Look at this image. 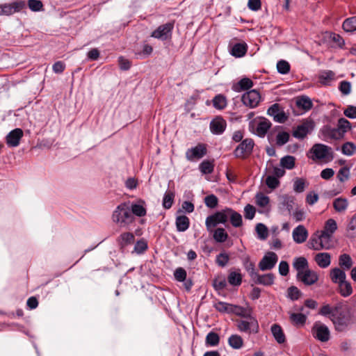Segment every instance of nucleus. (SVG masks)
I'll return each instance as SVG.
<instances>
[{"label":"nucleus","mask_w":356,"mask_h":356,"mask_svg":"<svg viewBox=\"0 0 356 356\" xmlns=\"http://www.w3.org/2000/svg\"><path fill=\"white\" fill-rule=\"evenodd\" d=\"M113 221L121 227H125L134 221V217L126 203L118 205L112 215Z\"/></svg>","instance_id":"obj_1"},{"label":"nucleus","mask_w":356,"mask_h":356,"mask_svg":"<svg viewBox=\"0 0 356 356\" xmlns=\"http://www.w3.org/2000/svg\"><path fill=\"white\" fill-rule=\"evenodd\" d=\"M308 156L313 161H330L333 159V152L330 147L317 143L310 149Z\"/></svg>","instance_id":"obj_2"},{"label":"nucleus","mask_w":356,"mask_h":356,"mask_svg":"<svg viewBox=\"0 0 356 356\" xmlns=\"http://www.w3.org/2000/svg\"><path fill=\"white\" fill-rule=\"evenodd\" d=\"M331 321L337 331L343 332L346 330L351 323V316L350 313L346 309H343V307L341 305V309H339L335 314H333Z\"/></svg>","instance_id":"obj_3"},{"label":"nucleus","mask_w":356,"mask_h":356,"mask_svg":"<svg viewBox=\"0 0 356 356\" xmlns=\"http://www.w3.org/2000/svg\"><path fill=\"white\" fill-rule=\"evenodd\" d=\"M26 7V3L23 0L0 4V15L10 16L16 13L21 12Z\"/></svg>","instance_id":"obj_4"},{"label":"nucleus","mask_w":356,"mask_h":356,"mask_svg":"<svg viewBox=\"0 0 356 356\" xmlns=\"http://www.w3.org/2000/svg\"><path fill=\"white\" fill-rule=\"evenodd\" d=\"M227 222L226 208L215 213L209 216L205 220L207 230L211 233L213 229L218 224H225Z\"/></svg>","instance_id":"obj_5"},{"label":"nucleus","mask_w":356,"mask_h":356,"mask_svg":"<svg viewBox=\"0 0 356 356\" xmlns=\"http://www.w3.org/2000/svg\"><path fill=\"white\" fill-rule=\"evenodd\" d=\"M312 333L315 339L321 342L327 341L330 337L329 328L320 321H317L314 324Z\"/></svg>","instance_id":"obj_6"},{"label":"nucleus","mask_w":356,"mask_h":356,"mask_svg":"<svg viewBox=\"0 0 356 356\" xmlns=\"http://www.w3.org/2000/svg\"><path fill=\"white\" fill-rule=\"evenodd\" d=\"M250 126L255 134L259 137H264L270 128L271 123L266 118H262L251 122Z\"/></svg>","instance_id":"obj_7"},{"label":"nucleus","mask_w":356,"mask_h":356,"mask_svg":"<svg viewBox=\"0 0 356 356\" xmlns=\"http://www.w3.org/2000/svg\"><path fill=\"white\" fill-rule=\"evenodd\" d=\"M173 28V22H168L166 24L160 25L152 33L151 37L161 40H166L171 38Z\"/></svg>","instance_id":"obj_8"},{"label":"nucleus","mask_w":356,"mask_h":356,"mask_svg":"<svg viewBox=\"0 0 356 356\" xmlns=\"http://www.w3.org/2000/svg\"><path fill=\"white\" fill-rule=\"evenodd\" d=\"M252 139L246 138L243 140L234 150V155L237 158H245L248 156L254 147Z\"/></svg>","instance_id":"obj_9"},{"label":"nucleus","mask_w":356,"mask_h":356,"mask_svg":"<svg viewBox=\"0 0 356 356\" xmlns=\"http://www.w3.org/2000/svg\"><path fill=\"white\" fill-rule=\"evenodd\" d=\"M314 128V122L312 120L307 119L304 120L294 130L293 136L298 139H303Z\"/></svg>","instance_id":"obj_10"},{"label":"nucleus","mask_w":356,"mask_h":356,"mask_svg":"<svg viewBox=\"0 0 356 356\" xmlns=\"http://www.w3.org/2000/svg\"><path fill=\"white\" fill-rule=\"evenodd\" d=\"M318 273L309 268L297 275L298 280L306 286L316 284L318 280Z\"/></svg>","instance_id":"obj_11"},{"label":"nucleus","mask_w":356,"mask_h":356,"mask_svg":"<svg viewBox=\"0 0 356 356\" xmlns=\"http://www.w3.org/2000/svg\"><path fill=\"white\" fill-rule=\"evenodd\" d=\"M242 102L244 105L250 108H255L261 100V95L256 90H251L245 92L242 96Z\"/></svg>","instance_id":"obj_12"},{"label":"nucleus","mask_w":356,"mask_h":356,"mask_svg":"<svg viewBox=\"0 0 356 356\" xmlns=\"http://www.w3.org/2000/svg\"><path fill=\"white\" fill-rule=\"evenodd\" d=\"M277 255L273 252H267L259 263L261 270H268L274 268L277 262Z\"/></svg>","instance_id":"obj_13"},{"label":"nucleus","mask_w":356,"mask_h":356,"mask_svg":"<svg viewBox=\"0 0 356 356\" xmlns=\"http://www.w3.org/2000/svg\"><path fill=\"white\" fill-rule=\"evenodd\" d=\"M237 328L241 332L256 334L259 332V324L255 318H251L249 321L243 320L238 321Z\"/></svg>","instance_id":"obj_14"},{"label":"nucleus","mask_w":356,"mask_h":356,"mask_svg":"<svg viewBox=\"0 0 356 356\" xmlns=\"http://www.w3.org/2000/svg\"><path fill=\"white\" fill-rule=\"evenodd\" d=\"M207 154V148L204 144L188 149L186 152V158L189 161H193L202 158Z\"/></svg>","instance_id":"obj_15"},{"label":"nucleus","mask_w":356,"mask_h":356,"mask_svg":"<svg viewBox=\"0 0 356 356\" xmlns=\"http://www.w3.org/2000/svg\"><path fill=\"white\" fill-rule=\"evenodd\" d=\"M23 136V131L21 129L17 128L11 131L6 138L8 146L15 147L19 145V141Z\"/></svg>","instance_id":"obj_16"},{"label":"nucleus","mask_w":356,"mask_h":356,"mask_svg":"<svg viewBox=\"0 0 356 356\" xmlns=\"http://www.w3.org/2000/svg\"><path fill=\"white\" fill-rule=\"evenodd\" d=\"M267 113L269 115L273 116L274 120L277 122L283 123L287 120V116L283 111L280 110V106L277 104L272 105L268 109Z\"/></svg>","instance_id":"obj_17"},{"label":"nucleus","mask_w":356,"mask_h":356,"mask_svg":"<svg viewBox=\"0 0 356 356\" xmlns=\"http://www.w3.org/2000/svg\"><path fill=\"white\" fill-rule=\"evenodd\" d=\"M337 229V224L335 220L332 218L328 219L324 226V229L319 235V239L324 238H330Z\"/></svg>","instance_id":"obj_18"},{"label":"nucleus","mask_w":356,"mask_h":356,"mask_svg":"<svg viewBox=\"0 0 356 356\" xmlns=\"http://www.w3.org/2000/svg\"><path fill=\"white\" fill-rule=\"evenodd\" d=\"M314 260L321 268H327L331 264V254L328 252H318L314 254Z\"/></svg>","instance_id":"obj_19"},{"label":"nucleus","mask_w":356,"mask_h":356,"mask_svg":"<svg viewBox=\"0 0 356 356\" xmlns=\"http://www.w3.org/2000/svg\"><path fill=\"white\" fill-rule=\"evenodd\" d=\"M292 236L296 243H302L308 237V232L303 225H300L293 230Z\"/></svg>","instance_id":"obj_20"},{"label":"nucleus","mask_w":356,"mask_h":356,"mask_svg":"<svg viewBox=\"0 0 356 356\" xmlns=\"http://www.w3.org/2000/svg\"><path fill=\"white\" fill-rule=\"evenodd\" d=\"M226 218L230 220V222L234 227H239L243 225L242 216L231 208H226Z\"/></svg>","instance_id":"obj_21"},{"label":"nucleus","mask_w":356,"mask_h":356,"mask_svg":"<svg viewBox=\"0 0 356 356\" xmlns=\"http://www.w3.org/2000/svg\"><path fill=\"white\" fill-rule=\"evenodd\" d=\"M227 126L226 121L222 118H216L210 123V129L213 134H221L225 130Z\"/></svg>","instance_id":"obj_22"},{"label":"nucleus","mask_w":356,"mask_h":356,"mask_svg":"<svg viewBox=\"0 0 356 356\" xmlns=\"http://www.w3.org/2000/svg\"><path fill=\"white\" fill-rule=\"evenodd\" d=\"M135 236L131 232L122 233L116 239L117 243L120 249H124L127 245L134 242Z\"/></svg>","instance_id":"obj_23"},{"label":"nucleus","mask_w":356,"mask_h":356,"mask_svg":"<svg viewBox=\"0 0 356 356\" xmlns=\"http://www.w3.org/2000/svg\"><path fill=\"white\" fill-rule=\"evenodd\" d=\"M322 132L327 138L330 139L341 140L344 137L343 133L337 127L332 128L329 126H325L323 128Z\"/></svg>","instance_id":"obj_24"},{"label":"nucleus","mask_w":356,"mask_h":356,"mask_svg":"<svg viewBox=\"0 0 356 356\" xmlns=\"http://www.w3.org/2000/svg\"><path fill=\"white\" fill-rule=\"evenodd\" d=\"M275 277L272 273L265 275H259L257 272L256 276H254L252 280L258 284H263L266 286L272 285L274 282Z\"/></svg>","instance_id":"obj_25"},{"label":"nucleus","mask_w":356,"mask_h":356,"mask_svg":"<svg viewBox=\"0 0 356 356\" xmlns=\"http://www.w3.org/2000/svg\"><path fill=\"white\" fill-rule=\"evenodd\" d=\"M332 206L336 212L344 213L349 206V202L346 198L339 197L333 200Z\"/></svg>","instance_id":"obj_26"},{"label":"nucleus","mask_w":356,"mask_h":356,"mask_svg":"<svg viewBox=\"0 0 356 356\" xmlns=\"http://www.w3.org/2000/svg\"><path fill=\"white\" fill-rule=\"evenodd\" d=\"M242 275L240 269L236 270H230L227 277V282L234 286H240L242 283Z\"/></svg>","instance_id":"obj_27"},{"label":"nucleus","mask_w":356,"mask_h":356,"mask_svg":"<svg viewBox=\"0 0 356 356\" xmlns=\"http://www.w3.org/2000/svg\"><path fill=\"white\" fill-rule=\"evenodd\" d=\"M272 334L278 343H283L286 341L285 334L281 326L278 324H273L270 328Z\"/></svg>","instance_id":"obj_28"},{"label":"nucleus","mask_w":356,"mask_h":356,"mask_svg":"<svg viewBox=\"0 0 356 356\" xmlns=\"http://www.w3.org/2000/svg\"><path fill=\"white\" fill-rule=\"evenodd\" d=\"M293 267L297 271V275H299L300 272H302L309 268V264L306 258L304 257H300L295 258Z\"/></svg>","instance_id":"obj_29"},{"label":"nucleus","mask_w":356,"mask_h":356,"mask_svg":"<svg viewBox=\"0 0 356 356\" xmlns=\"http://www.w3.org/2000/svg\"><path fill=\"white\" fill-rule=\"evenodd\" d=\"M253 86V82L249 78H243L237 83L232 86V89L235 92H241L242 90H248Z\"/></svg>","instance_id":"obj_30"},{"label":"nucleus","mask_w":356,"mask_h":356,"mask_svg":"<svg viewBox=\"0 0 356 356\" xmlns=\"http://www.w3.org/2000/svg\"><path fill=\"white\" fill-rule=\"evenodd\" d=\"M331 280L336 284L344 281L346 278V273L339 268H334L330 270V273Z\"/></svg>","instance_id":"obj_31"},{"label":"nucleus","mask_w":356,"mask_h":356,"mask_svg":"<svg viewBox=\"0 0 356 356\" xmlns=\"http://www.w3.org/2000/svg\"><path fill=\"white\" fill-rule=\"evenodd\" d=\"M247 49L245 43H236L232 47L231 54L236 58H241L246 54Z\"/></svg>","instance_id":"obj_32"},{"label":"nucleus","mask_w":356,"mask_h":356,"mask_svg":"<svg viewBox=\"0 0 356 356\" xmlns=\"http://www.w3.org/2000/svg\"><path fill=\"white\" fill-rule=\"evenodd\" d=\"M335 79V74L332 71L322 72L319 76L320 83L325 86H329Z\"/></svg>","instance_id":"obj_33"},{"label":"nucleus","mask_w":356,"mask_h":356,"mask_svg":"<svg viewBox=\"0 0 356 356\" xmlns=\"http://www.w3.org/2000/svg\"><path fill=\"white\" fill-rule=\"evenodd\" d=\"M213 238L217 243H224L228 238V234L222 227H218L213 229Z\"/></svg>","instance_id":"obj_34"},{"label":"nucleus","mask_w":356,"mask_h":356,"mask_svg":"<svg viewBox=\"0 0 356 356\" xmlns=\"http://www.w3.org/2000/svg\"><path fill=\"white\" fill-rule=\"evenodd\" d=\"M189 218L186 216H179L176 218V227L179 232H185L189 227Z\"/></svg>","instance_id":"obj_35"},{"label":"nucleus","mask_w":356,"mask_h":356,"mask_svg":"<svg viewBox=\"0 0 356 356\" xmlns=\"http://www.w3.org/2000/svg\"><path fill=\"white\" fill-rule=\"evenodd\" d=\"M289 318L295 325H303L307 320V316L301 313L289 312Z\"/></svg>","instance_id":"obj_36"},{"label":"nucleus","mask_w":356,"mask_h":356,"mask_svg":"<svg viewBox=\"0 0 356 356\" xmlns=\"http://www.w3.org/2000/svg\"><path fill=\"white\" fill-rule=\"evenodd\" d=\"M296 105L306 111L310 110L313 106L311 99L307 96L298 97L296 100Z\"/></svg>","instance_id":"obj_37"},{"label":"nucleus","mask_w":356,"mask_h":356,"mask_svg":"<svg viewBox=\"0 0 356 356\" xmlns=\"http://www.w3.org/2000/svg\"><path fill=\"white\" fill-rule=\"evenodd\" d=\"M220 343V337L218 334L214 332H210L207 334L205 339V343L207 346L215 347Z\"/></svg>","instance_id":"obj_38"},{"label":"nucleus","mask_w":356,"mask_h":356,"mask_svg":"<svg viewBox=\"0 0 356 356\" xmlns=\"http://www.w3.org/2000/svg\"><path fill=\"white\" fill-rule=\"evenodd\" d=\"M280 165L284 169L292 170L295 167L296 159L293 156H285L280 159Z\"/></svg>","instance_id":"obj_39"},{"label":"nucleus","mask_w":356,"mask_h":356,"mask_svg":"<svg viewBox=\"0 0 356 356\" xmlns=\"http://www.w3.org/2000/svg\"><path fill=\"white\" fill-rule=\"evenodd\" d=\"M309 248L314 250H321L323 249H328V246L323 243V238L319 239V236L317 238L312 237L309 242Z\"/></svg>","instance_id":"obj_40"},{"label":"nucleus","mask_w":356,"mask_h":356,"mask_svg":"<svg viewBox=\"0 0 356 356\" xmlns=\"http://www.w3.org/2000/svg\"><path fill=\"white\" fill-rule=\"evenodd\" d=\"M243 264L245 269L248 271L251 279L254 276H256L257 272L255 270L254 264L250 261L249 256H246L243 258Z\"/></svg>","instance_id":"obj_41"},{"label":"nucleus","mask_w":356,"mask_h":356,"mask_svg":"<svg viewBox=\"0 0 356 356\" xmlns=\"http://www.w3.org/2000/svg\"><path fill=\"white\" fill-rule=\"evenodd\" d=\"M346 235L350 238L356 237V214L352 217L347 226Z\"/></svg>","instance_id":"obj_42"},{"label":"nucleus","mask_w":356,"mask_h":356,"mask_svg":"<svg viewBox=\"0 0 356 356\" xmlns=\"http://www.w3.org/2000/svg\"><path fill=\"white\" fill-rule=\"evenodd\" d=\"M229 345L234 349H240L243 344V339L238 334H232L228 339Z\"/></svg>","instance_id":"obj_43"},{"label":"nucleus","mask_w":356,"mask_h":356,"mask_svg":"<svg viewBox=\"0 0 356 356\" xmlns=\"http://www.w3.org/2000/svg\"><path fill=\"white\" fill-rule=\"evenodd\" d=\"M338 284L340 293L342 296L348 297L353 293L351 284L348 282L346 281V280Z\"/></svg>","instance_id":"obj_44"},{"label":"nucleus","mask_w":356,"mask_h":356,"mask_svg":"<svg viewBox=\"0 0 356 356\" xmlns=\"http://www.w3.org/2000/svg\"><path fill=\"white\" fill-rule=\"evenodd\" d=\"M341 309V305H337L334 307V308L331 307L329 305H325L321 307V309L319 311V314L322 316H328L330 315V318H331L333 317V314H336L337 312H338L339 309Z\"/></svg>","instance_id":"obj_45"},{"label":"nucleus","mask_w":356,"mask_h":356,"mask_svg":"<svg viewBox=\"0 0 356 356\" xmlns=\"http://www.w3.org/2000/svg\"><path fill=\"white\" fill-rule=\"evenodd\" d=\"M343 29L346 32L356 31V16L346 19L343 23Z\"/></svg>","instance_id":"obj_46"},{"label":"nucleus","mask_w":356,"mask_h":356,"mask_svg":"<svg viewBox=\"0 0 356 356\" xmlns=\"http://www.w3.org/2000/svg\"><path fill=\"white\" fill-rule=\"evenodd\" d=\"M341 152L350 156L356 153V145L352 142H346L341 146Z\"/></svg>","instance_id":"obj_47"},{"label":"nucleus","mask_w":356,"mask_h":356,"mask_svg":"<svg viewBox=\"0 0 356 356\" xmlns=\"http://www.w3.org/2000/svg\"><path fill=\"white\" fill-rule=\"evenodd\" d=\"M215 309L222 313H232L234 306L225 302H218L214 305Z\"/></svg>","instance_id":"obj_48"},{"label":"nucleus","mask_w":356,"mask_h":356,"mask_svg":"<svg viewBox=\"0 0 356 356\" xmlns=\"http://www.w3.org/2000/svg\"><path fill=\"white\" fill-rule=\"evenodd\" d=\"M339 266L344 269H349L353 266V260L349 254H341L339 259Z\"/></svg>","instance_id":"obj_49"},{"label":"nucleus","mask_w":356,"mask_h":356,"mask_svg":"<svg viewBox=\"0 0 356 356\" xmlns=\"http://www.w3.org/2000/svg\"><path fill=\"white\" fill-rule=\"evenodd\" d=\"M175 193L171 191H167L163 198V207L165 209H170L174 202Z\"/></svg>","instance_id":"obj_50"},{"label":"nucleus","mask_w":356,"mask_h":356,"mask_svg":"<svg viewBox=\"0 0 356 356\" xmlns=\"http://www.w3.org/2000/svg\"><path fill=\"white\" fill-rule=\"evenodd\" d=\"M141 203L142 204H133L131 205L132 213L138 217H143L146 215V209L144 207L145 202L141 201Z\"/></svg>","instance_id":"obj_51"},{"label":"nucleus","mask_w":356,"mask_h":356,"mask_svg":"<svg viewBox=\"0 0 356 356\" xmlns=\"http://www.w3.org/2000/svg\"><path fill=\"white\" fill-rule=\"evenodd\" d=\"M307 181L303 178H296L293 180V191L296 193H302L306 188Z\"/></svg>","instance_id":"obj_52"},{"label":"nucleus","mask_w":356,"mask_h":356,"mask_svg":"<svg viewBox=\"0 0 356 356\" xmlns=\"http://www.w3.org/2000/svg\"><path fill=\"white\" fill-rule=\"evenodd\" d=\"M213 104L216 108L222 110L227 106L226 98L222 95H216L213 99Z\"/></svg>","instance_id":"obj_53"},{"label":"nucleus","mask_w":356,"mask_h":356,"mask_svg":"<svg viewBox=\"0 0 356 356\" xmlns=\"http://www.w3.org/2000/svg\"><path fill=\"white\" fill-rule=\"evenodd\" d=\"M256 204L260 207L265 208L269 204V197L262 193H257L255 196Z\"/></svg>","instance_id":"obj_54"},{"label":"nucleus","mask_w":356,"mask_h":356,"mask_svg":"<svg viewBox=\"0 0 356 356\" xmlns=\"http://www.w3.org/2000/svg\"><path fill=\"white\" fill-rule=\"evenodd\" d=\"M213 286L216 290H223L227 286V281L223 276H218L213 280Z\"/></svg>","instance_id":"obj_55"},{"label":"nucleus","mask_w":356,"mask_h":356,"mask_svg":"<svg viewBox=\"0 0 356 356\" xmlns=\"http://www.w3.org/2000/svg\"><path fill=\"white\" fill-rule=\"evenodd\" d=\"M213 164L209 161H202L199 166L200 171L203 174H211L213 171Z\"/></svg>","instance_id":"obj_56"},{"label":"nucleus","mask_w":356,"mask_h":356,"mask_svg":"<svg viewBox=\"0 0 356 356\" xmlns=\"http://www.w3.org/2000/svg\"><path fill=\"white\" fill-rule=\"evenodd\" d=\"M27 5L33 12H38L43 10V3L40 0H28Z\"/></svg>","instance_id":"obj_57"},{"label":"nucleus","mask_w":356,"mask_h":356,"mask_svg":"<svg viewBox=\"0 0 356 356\" xmlns=\"http://www.w3.org/2000/svg\"><path fill=\"white\" fill-rule=\"evenodd\" d=\"M256 232L258 238L261 240H265L268 237V229L266 225L259 223L256 226Z\"/></svg>","instance_id":"obj_58"},{"label":"nucleus","mask_w":356,"mask_h":356,"mask_svg":"<svg viewBox=\"0 0 356 356\" xmlns=\"http://www.w3.org/2000/svg\"><path fill=\"white\" fill-rule=\"evenodd\" d=\"M337 128L345 135L351 128L350 122L345 118H340L338 121Z\"/></svg>","instance_id":"obj_59"},{"label":"nucleus","mask_w":356,"mask_h":356,"mask_svg":"<svg viewBox=\"0 0 356 356\" xmlns=\"http://www.w3.org/2000/svg\"><path fill=\"white\" fill-rule=\"evenodd\" d=\"M289 134L287 132H279L276 136V144L278 146H282L285 145L289 141Z\"/></svg>","instance_id":"obj_60"},{"label":"nucleus","mask_w":356,"mask_h":356,"mask_svg":"<svg viewBox=\"0 0 356 356\" xmlns=\"http://www.w3.org/2000/svg\"><path fill=\"white\" fill-rule=\"evenodd\" d=\"M265 182L270 189H275L280 185L279 179L273 175H268L266 178Z\"/></svg>","instance_id":"obj_61"},{"label":"nucleus","mask_w":356,"mask_h":356,"mask_svg":"<svg viewBox=\"0 0 356 356\" xmlns=\"http://www.w3.org/2000/svg\"><path fill=\"white\" fill-rule=\"evenodd\" d=\"M277 69L280 74H286L290 70V65L287 61L282 60L277 62Z\"/></svg>","instance_id":"obj_62"},{"label":"nucleus","mask_w":356,"mask_h":356,"mask_svg":"<svg viewBox=\"0 0 356 356\" xmlns=\"http://www.w3.org/2000/svg\"><path fill=\"white\" fill-rule=\"evenodd\" d=\"M229 257L227 253L222 252L217 255L216 262L221 267H225L229 262Z\"/></svg>","instance_id":"obj_63"},{"label":"nucleus","mask_w":356,"mask_h":356,"mask_svg":"<svg viewBox=\"0 0 356 356\" xmlns=\"http://www.w3.org/2000/svg\"><path fill=\"white\" fill-rule=\"evenodd\" d=\"M350 170L346 167L341 168L337 174V178L341 182H344L349 179Z\"/></svg>","instance_id":"obj_64"}]
</instances>
